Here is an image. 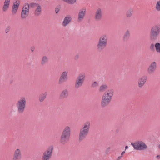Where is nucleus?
Returning a JSON list of instances; mask_svg holds the SVG:
<instances>
[{
  "instance_id": "nucleus-1",
  "label": "nucleus",
  "mask_w": 160,
  "mask_h": 160,
  "mask_svg": "<svg viewBox=\"0 0 160 160\" xmlns=\"http://www.w3.org/2000/svg\"><path fill=\"white\" fill-rule=\"evenodd\" d=\"M71 134L70 127L68 126L65 127L61 134L59 140L60 143L63 145L68 143L70 141Z\"/></svg>"
},
{
  "instance_id": "nucleus-2",
  "label": "nucleus",
  "mask_w": 160,
  "mask_h": 160,
  "mask_svg": "<svg viewBox=\"0 0 160 160\" xmlns=\"http://www.w3.org/2000/svg\"><path fill=\"white\" fill-rule=\"evenodd\" d=\"M90 126V122L87 121L85 122L80 128L79 134L78 141L81 142L84 139L88 134Z\"/></svg>"
},
{
  "instance_id": "nucleus-3",
  "label": "nucleus",
  "mask_w": 160,
  "mask_h": 160,
  "mask_svg": "<svg viewBox=\"0 0 160 160\" xmlns=\"http://www.w3.org/2000/svg\"><path fill=\"white\" fill-rule=\"evenodd\" d=\"M160 34V24L153 26L151 27L150 32V38L152 41L156 40Z\"/></svg>"
},
{
  "instance_id": "nucleus-4",
  "label": "nucleus",
  "mask_w": 160,
  "mask_h": 160,
  "mask_svg": "<svg viewBox=\"0 0 160 160\" xmlns=\"http://www.w3.org/2000/svg\"><path fill=\"white\" fill-rule=\"evenodd\" d=\"M26 98L24 97L21 98L17 101V107L18 111L19 113H22L24 112L26 107Z\"/></svg>"
},
{
  "instance_id": "nucleus-5",
  "label": "nucleus",
  "mask_w": 160,
  "mask_h": 160,
  "mask_svg": "<svg viewBox=\"0 0 160 160\" xmlns=\"http://www.w3.org/2000/svg\"><path fill=\"white\" fill-rule=\"evenodd\" d=\"M86 76L84 72L80 73L75 80V87L78 89L81 87L83 84Z\"/></svg>"
},
{
  "instance_id": "nucleus-6",
  "label": "nucleus",
  "mask_w": 160,
  "mask_h": 160,
  "mask_svg": "<svg viewBox=\"0 0 160 160\" xmlns=\"http://www.w3.org/2000/svg\"><path fill=\"white\" fill-rule=\"evenodd\" d=\"M131 144L133 147L136 150H144L147 148L146 145L141 141H138L134 143L131 142Z\"/></svg>"
},
{
  "instance_id": "nucleus-7",
  "label": "nucleus",
  "mask_w": 160,
  "mask_h": 160,
  "mask_svg": "<svg viewBox=\"0 0 160 160\" xmlns=\"http://www.w3.org/2000/svg\"><path fill=\"white\" fill-rule=\"evenodd\" d=\"M53 149V148L52 146L49 147L43 152L42 157V160H49L52 156Z\"/></svg>"
},
{
  "instance_id": "nucleus-8",
  "label": "nucleus",
  "mask_w": 160,
  "mask_h": 160,
  "mask_svg": "<svg viewBox=\"0 0 160 160\" xmlns=\"http://www.w3.org/2000/svg\"><path fill=\"white\" fill-rule=\"evenodd\" d=\"M68 79V73L66 71L63 72L61 74L58 80V83L59 85L67 82Z\"/></svg>"
},
{
  "instance_id": "nucleus-9",
  "label": "nucleus",
  "mask_w": 160,
  "mask_h": 160,
  "mask_svg": "<svg viewBox=\"0 0 160 160\" xmlns=\"http://www.w3.org/2000/svg\"><path fill=\"white\" fill-rule=\"evenodd\" d=\"M108 42H101L100 40H98L96 48L97 50L99 52L102 51L106 47Z\"/></svg>"
},
{
  "instance_id": "nucleus-10",
  "label": "nucleus",
  "mask_w": 160,
  "mask_h": 160,
  "mask_svg": "<svg viewBox=\"0 0 160 160\" xmlns=\"http://www.w3.org/2000/svg\"><path fill=\"white\" fill-rule=\"evenodd\" d=\"M29 7H24V5L21 13V18L22 19H24L28 17L29 13Z\"/></svg>"
},
{
  "instance_id": "nucleus-11",
  "label": "nucleus",
  "mask_w": 160,
  "mask_h": 160,
  "mask_svg": "<svg viewBox=\"0 0 160 160\" xmlns=\"http://www.w3.org/2000/svg\"><path fill=\"white\" fill-rule=\"evenodd\" d=\"M102 10L101 8H98L96 11L94 15V19L96 21H99L102 20Z\"/></svg>"
},
{
  "instance_id": "nucleus-12",
  "label": "nucleus",
  "mask_w": 160,
  "mask_h": 160,
  "mask_svg": "<svg viewBox=\"0 0 160 160\" xmlns=\"http://www.w3.org/2000/svg\"><path fill=\"white\" fill-rule=\"evenodd\" d=\"M147 76L144 75L142 76L138 79V83L139 88H142L144 86L147 80Z\"/></svg>"
},
{
  "instance_id": "nucleus-13",
  "label": "nucleus",
  "mask_w": 160,
  "mask_h": 160,
  "mask_svg": "<svg viewBox=\"0 0 160 160\" xmlns=\"http://www.w3.org/2000/svg\"><path fill=\"white\" fill-rule=\"evenodd\" d=\"M157 68L156 63L155 62H152L149 66L147 69L148 74H152L155 71Z\"/></svg>"
},
{
  "instance_id": "nucleus-14",
  "label": "nucleus",
  "mask_w": 160,
  "mask_h": 160,
  "mask_svg": "<svg viewBox=\"0 0 160 160\" xmlns=\"http://www.w3.org/2000/svg\"><path fill=\"white\" fill-rule=\"evenodd\" d=\"M111 100L104 97L102 96L100 106L102 108H104L108 106L110 104Z\"/></svg>"
},
{
  "instance_id": "nucleus-15",
  "label": "nucleus",
  "mask_w": 160,
  "mask_h": 160,
  "mask_svg": "<svg viewBox=\"0 0 160 160\" xmlns=\"http://www.w3.org/2000/svg\"><path fill=\"white\" fill-rule=\"evenodd\" d=\"M113 93V90L110 89L106 91L103 94L102 96L106 98H109V99L112 100Z\"/></svg>"
},
{
  "instance_id": "nucleus-16",
  "label": "nucleus",
  "mask_w": 160,
  "mask_h": 160,
  "mask_svg": "<svg viewBox=\"0 0 160 160\" xmlns=\"http://www.w3.org/2000/svg\"><path fill=\"white\" fill-rule=\"evenodd\" d=\"M21 157V153L20 149H16L14 152L12 160H20Z\"/></svg>"
},
{
  "instance_id": "nucleus-17",
  "label": "nucleus",
  "mask_w": 160,
  "mask_h": 160,
  "mask_svg": "<svg viewBox=\"0 0 160 160\" xmlns=\"http://www.w3.org/2000/svg\"><path fill=\"white\" fill-rule=\"evenodd\" d=\"M15 3L16 4L13 3L12 6V13L13 15H15L17 13L20 2L19 1H16Z\"/></svg>"
},
{
  "instance_id": "nucleus-18",
  "label": "nucleus",
  "mask_w": 160,
  "mask_h": 160,
  "mask_svg": "<svg viewBox=\"0 0 160 160\" xmlns=\"http://www.w3.org/2000/svg\"><path fill=\"white\" fill-rule=\"evenodd\" d=\"M68 96L69 93L68 90L65 89L60 93L59 96V98L60 99H66L68 97Z\"/></svg>"
},
{
  "instance_id": "nucleus-19",
  "label": "nucleus",
  "mask_w": 160,
  "mask_h": 160,
  "mask_svg": "<svg viewBox=\"0 0 160 160\" xmlns=\"http://www.w3.org/2000/svg\"><path fill=\"white\" fill-rule=\"evenodd\" d=\"M86 13V9H83L82 10H80L78 14V21L81 22L83 19Z\"/></svg>"
},
{
  "instance_id": "nucleus-20",
  "label": "nucleus",
  "mask_w": 160,
  "mask_h": 160,
  "mask_svg": "<svg viewBox=\"0 0 160 160\" xmlns=\"http://www.w3.org/2000/svg\"><path fill=\"white\" fill-rule=\"evenodd\" d=\"M72 19L71 17L69 15L65 17L62 22L63 26L64 27L66 26L71 22Z\"/></svg>"
},
{
  "instance_id": "nucleus-21",
  "label": "nucleus",
  "mask_w": 160,
  "mask_h": 160,
  "mask_svg": "<svg viewBox=\"0 0 160 160\" xmlns=\"http://www.w3.org/2000/svg\"><path fill=\"white\" fill-rule=\"evenodd\" d=\"M47 95V92H46L41 93L38 96V100L41 102H43L45 99Z\"/></svg>"
},
{
  "instance_id": "nucleus-22",
  "label": "nucleus",
  "mask_w": 160,
  "mask_h": 160,
  "mask_svg": "<svg viewBox=\"0 0 160 160\" xmlns=\"http://www.w3.org/2000/svg\"><path fill=\"white\" fill-rule=\"evenodd\" d=\"M130 37V32L129 30H127L125 32L123 37V40L124 42L127 41Z\"/></svg>"
},
{
  "instance_id": "nucleus-23",
  "label": "nucleus",
  "mask_w": 160,
  "mask_h": 160,
  "mask_svg": "<svg viewBox=\"0 0 160 160\" xmlns=\"http://www.w3.org/2000/svg\"><path fill=\"white\" fill-rule=\"evenodd\" d=\"M100 40L101 42L103 41V42H108V35L106 34H103L101 35L99 39L98 40Z\"/></svg>"
},
{
  "instance_id": "nucleus-24",
  "label": "nucleus",
  "mask_w": 160,
  "mask_h": 160,
  "mask_svg": "<svg viewBox=\"0 0 160 160\" xmlns=\"http://www.w3.org/2000/svg\"><path fill=\"white\" fill-rule=\"evenodd\" d=\"M108 86L106 84H103L99 88V91L100 92H103L108 88Z\"/></svg>"
},
{
  "instance_id": "nucleus-25",
  "label": "nucleus",
  "mask_w": 160,
  "mask_h": 160,
  "mask_svg": "<svg viewBox=\"0 0 160 160\" xmlns=\"http://www.w3.org/2000/svg\"><path fill=\"white\" fill-rule=\"evenodd\" d=\"M42 9L40 5H38L36 9L35 10V15L37 16H38L41 12Z\"/></svg>"
},
{
  "instance_id": "nucleus-26",
  "label": "nucleus",
  "mask_w": 160,
  "mask_h": 160,
  "mask_svg": "<svg viewBox=\"0 0 160 160\" xmlns=\"http://www.w3.org/2000/svg\"><path fill=\"white\" fill-rule=\"evenodd\" d=\"M48 61V58L46 56H43L42 57L41 64L42 65H44Z\"/></svg>"
},
{
  "instance_id": "nucleus-27",
  "label": "nucleus",
  "mask_w": 160,
  "mask_h": 160,
  "mask_svg": "<svg viewBox=\"0 0 160 160\" xmlns=\"http://www.w3.org/2000/svg\"><path fill=\"white\" fill-rule=\"evenodd\" d=\"M133 12V10L131 8H129L126 12V15L127 18H130L131 17Z\"/></svg>"
},
{
  "instance_id": "nucleus-28",
  "label": "nucleus",
  "mask_w": 160,
  "mask_h": 160,
  "mask_svg": "<svg viewBox=\"0 0 160 160\" xmlns=\"http://www.w3.org/2000/svg\"><path fill=\"white\" fill-rule=\"evenodd\" d=\"M24 5V7L26 6L27 7H28V6L29 9V10L30 7L32 8H35L38 5V4L35 3H31L30 4H28V3L25 4Z\"/></svg>"
},
{
  "instance_id": "nucleus-29",
  "label": "nucleus",
  "mask_w": 160,
  "mask_h": 160,
  "mask_svg": "<svg viewBox=\"0 0 160 160\" xmlns=\"http://www.w3.org/2000/svg\"><path fill=\"white\" fill-rule=\"evenodd\" d=\"M155 47L157 52L160 53V43L157 42L155 44Z\"/></svg>"
},
{
  "instance_id": "nucleus-30",
  "label": "nucleus",
  "mask_w": 160,
  "mask_h": 160,
  "mask_svg": "<svg viewBox=\"0 0 160 160\" xmlns=\"http://www.w3.org/2000/svg\"><path fill=\"white\" fill-rule=\"evenodd\" d=\"M9 5L7 3H4V5L2 7L3 12H5L8 10L9 7Z\"/></svg>"
},
{
  "instance_id": "nucleus-31",
  "label": "nucleus",
  "mask_w": 160,
  "mask_h": 160,
  "mask_svg": "<svg viewBox=\"0 0 160 160\" xmlns=\"http://www.w3.org/2000/svg\"><path fill=\"white\" fill-rule=\"evenodd\" d=\"M65 2L67 3H69L70 4H72L75 3L76 0H63Z\"/></svg>"
},
{
  "instance_id": "nucleus-32",
  "label": "nucleus",
  "mask_w": 160,
  "mask_h": 160,
  "mask_svg": "<svg viewBox=\"0 0 160 160\" xmlns=\"http://www.w3.org/2000/svg\"><path fill=\"white\" fill-rule=\"evenodd\" d=\"M156 8L158 11H160V0L157 2Z\"/></svg>"
},
{
  "instance_id": "nucleus-33",
  "label": "nucleus",
  "mask_w": 160,
  "mask_h": 160,
  "mask_svg": "<svg viewBox=\"0 0 160 160\" xmlns=\"http://www.w3.org/2000/svg\"><path fill=\"white\" fill-rule=\"evenodd\" d=\"M61 8V6L60 5H58L55 8V13L56 14H58L59 11Z\"/></svg>"
},
{
  "instance_id": "nucleus-34",
  "label": "nucleus",
  "mask_w": 160,
  "mask_h": 160,
  "mask_svg": "<svg viewBox=\"0 0 160 160\" xmlns=\"http://www.w3.org/2000/svg\"><path fill=\"white\" fill-rule=\"evenodd\" d=\"M155 45L153 44H152L150 47V49L152 51L155 50Z\"/></svg>"
},
{
  "instance_id": "nucleus-35",
  "label": "nucleus",
  "mask_w": 160,
  "mask_h": 160,
  "mask_svg": "<svg viewBox=\"0 0 160 160\" xmlns=\"http://www.w3.org/2000/svg\"><path fill=\"white\" fill-rule=\"evenodd\" d=\"M98 83L97 82H94L92 85V87H95L98 86Z\"/></svg>"
},
{
  "instance_id": "nucleus-36",
  "label": "nucleus",
  "mask_w": 160,
  "mask_h": 160,
  "mask_svg": "<svg viewBox=\"0 0 160 160\" xmlns=\"http://www.w3.org/2000/svg\"><path fill=\"white\" fill-rule=\"evenodd\" d=\"M10 29V27L9 26H8L7 28L5 29V32L6 33H8Z\"/></svg>"
},
{
  "instance_id": "nucleus-37",
  "label": "nucleus",
  "mask_w": 160,
  "mask_h": 160,
  "mask_svg": "<svg viewBox=\"0 0 160 160\" xmlns=\"http://www.w3.org/2000/svg\"><path fill=\"white\" fill-rule=\"evenodd\" d=\"M10 0H5L4 3H7L8 4H10Z\"/></svg>"
},
{
  "instance_id": "nucleus-38",
  "label": "nucleus",
  "mask_w": 160,
  "mask_h": 160,
  "mask_svg": "<svg viewBox=\"0 0 160 160\" xmlns=\"http://www.w3.org/2000/svg\"><path fill=\"white\" fill-rule=\"evenodd\" d=\"M79 55L78 54H77L76 55L75 57H74V59L75 60H77L79 58Z\"/></svg>"
},
{
  "instance_id": "nucleus-39",
  "label": "nucleus",
  "mask_w": 160,
  "mask_h": 160,
  "mask_svg": "<svg viewBox=\"0 0 160 160\" xmlns=\"http://www.w3.org/2000/svg\"><path fill=\"white\" fill-rule=\"evenodd\" d=\"M110 149V147H108V148L106 150V152H108L109 151Z\"/></svg>"
},
{
  "instance_id": "nucleus-40",
  "label": "nucleus",
  "mask_w": 160,
  "mask_h": 160,
  "mask_svg": "<svg viewBox=\"0 0 160 160\" xmlns=\"http://www.w3.org/2000/svg\"><path fill=\"white\" fill-rule=\"evenodd\" d=\"M35 49V48L34 47H31V50L32 52H33Z\"/></svg>"
},
{
  "instance_id": "nucleus-41",
  "label": "nucleus",
  "mask_w": 160,
  "mask_h": 160,
  "mask_svg": "<svg viewBox=\"0 0 160 160\" xmlns=\"http://www.w3.org/2000/svg\"><path fill=\"white\" fill-rule=\"evenodd\" d=\"M156 158L158 159H160V155H157Z\"/></svg>"
},
{
  "instance_id": "nucleus-42",
  "label": "nucleus",
  "mask_w": 160,
  "mask_h": 160,
  "mask_svg": "<svg viewBox=\"0 0 160 160\" xmlns=\"http://www.w3.org/2000/svg\"><path fill=\"white\" fill-rule=\"evenodd\" d=\"M125 153V151H123L122 152V153H121V156H122V155H123L124 153Z\"/></svg>"
},
{
  "instance_id": "nucleus-43",
  "label": "nucleus",
  "mask_w": 160,
  "mask_h": 160,
  "mask_svg": "<svg viewBox=\"0 0 160 160\" xmlns=\"http://www.w3.org/2000/svg\"><path fill=\"white\" fill-rule=\"evenodd\" d=\"M122 157V156H120L119 157H118L117 159V160H119L121 158V157Z\"/></svg>"
},
{
  "instance_id": "nucleus-44",
  "label": "nucleus",
  "mask_w": 160,
  "mask_h": 160,
  "mask_svg": "<svg viewBox=\"0 0 160 160\" xmlns=\"http://www.w3.org/2000/svg\"><path fill=\"white\" fill-rule=\"evenodd\" d=\"M128 146H126L125 147V150H126V149H128Z\"/></svg>"
},
{
  "instance_id": "nucleus-45",
  "label": "nucleus",
  "mask_w": 160,
  "mask_h": 160,
  "mask_svg": "<svg viewBox=\"0 0 160 160\" xmlns=\"http://www.w3.org/2000/svg\"><path fill=\"white\" fill-rule=\"evenodd\" d=\"M158 147L160 149V144L158 145Z\"/></svg>"
}]
</instances>
